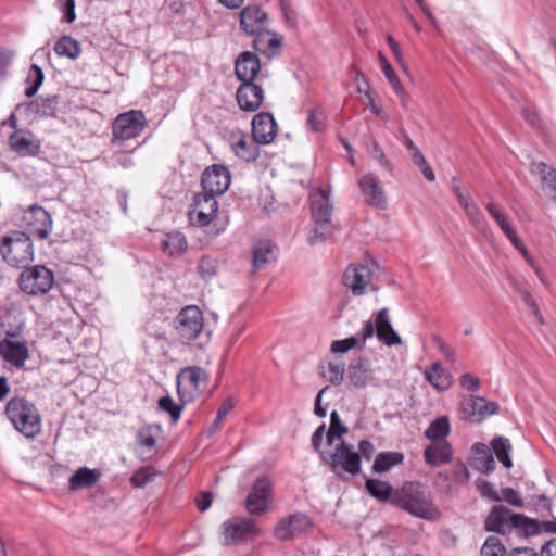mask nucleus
<instances>
[{
  "mask_svg": "<svg viewBox=\"0 0 556 556\" xmlns=\"http://www.w3.org/2000/svg\"><path fill=\"white\" fill-rule=\"evenodd\" d=\"M371 270L366 265H351L343 274V283L354 295H362L371 280Z\"/></svg>",
  "mask_w": 556,
  "mask_h": 556,
  "instance_id": "aec40b11",
  "label": "nucleus"
},
{
  "mask_svg": "<svg viewBox=\"0 0 556 556\" xmlns=\"http://www.w3.org/2000/svg\"><path fill=\"white\" fill-rule=\"evenodd\" d=\"M345 367L343 363L330 362L328 364V374L324 376L332 383L340 384L344 378Z\"/></svg>",
  "mask_w": 556,
  "mask_h": 556,
  "instance_id": "4d7b16f0",
  "label": "nucleus"
},
{
  "mask_svg": "<svg viewBox=\"0 0 556 556\" xmlns=\"http://www.w3.org/2000/svg\"><path fill=\"white\" fill-rule=\"evenodd\" d=\"M45 80V74L40 66L31 64L25 78V96L34 97Z\"/></svg>",
  "mask_w": 556,
  "mask_h": 556,
  "instance_id": "37998d69",
  "label": "nucleus"
},
{
  "mask_svg": "<svg viewBox=\"0 0 556 556\" xmlns=\"http://www.w3.org/2000/svg\"><path fill=\"white\" fill-rule=\"evenodd\" d=\"M326 433H327L326 432V424H321L320 426L317 427V429L314 431V433L312 435V446L320 455H321V453H324L321 451V443H323L324 435Z\"/></svg>",
  "mask_w": 556,
  "mask_h": 556,
  "instance_id": "774afa93",
  "label": "nucleus"
},
{
  "mask_svg": "<svg viewBox=\"0 0 556 556\" xmlns=\"http://www.w3.org/2000/svg\"><path fill=\"white\" fill-rule=\"evenodd\" d=\"M280 10L282 12L285 22L290 26H295L298 22V15L295 10L293 9L291 0H279Z\"/></svg>",
  "mask_w": 556,
  "mask_h": 556,
  "instance_id": "680f3d73",
  "label": "nucleus"
},
{
  "mask_svg": "<svg viewBox=\"0 0 556 556\" xmlns=\"http://www.w3.org/2000/svg\"><path fill=\"white\" fill-rule=\"evenodd\" d=\"M159 408L163 412H166L169 414L172 420L174 422H177L180 418L184 404H177L174 402V400L169 396H163L159 400Z\"/></svg>",
  "mask_w": 556,
  "mask_h": 556,
  "instance_id": "09e8293b",
  "label": "nucleus"
},
{
  "mask_svg": "<svg viewBox=\"0 0 556 556\" xmlns=\"http://www.w3.org/2000/svg\"><path fill=\"white\" fill-rule=\"evenodd\" d=\"M426 380L438 390H447L452 384V376L439 362L425 370Z\"/></svg>",
  "mask_w": 556,
  "mask_h": 556,
  "instance_id": "c756f323",
  "label": "nucleus"
},
{
  "mask_svg": "<svg viewBox=\"0 0 556 556\" xmlns=\"http://www.w3.org/2000/svg\"><path fill=\"white\" fill-rule=\"evenodd\" d=\"M394 506L425 520H437L441 516L431 491L418 481H406L397 488Z\"/></svg>",
  "mask_w": 556,
  "mask_h": 556,
  "instance_id": "f257e3e1",
  "label": "nucleus"
},
{
  "mask_svg": "<svg viewBox=\"0 0 556 556\" xmlns=\"http://www.w3.org/2000/svg\"><path fill=\"white\" fill-rule=\"evenodd\" d=\"M451 431L450 420L446 416H441L430 422L425 431V437L431 441H443Z\"/></svg>",
  "mask_w": 556,
  "mask_h": 556,
  "instance_id": "ea45409f",
  "label": "nucleus"
},
{
  "mask_svg": "<svg viewBox=\"0 0 556 556\" xmlns=\"http://www.w3.org/2000/svg\"><path fill=\"white\" fill-rule=\"evenodd\" d=\"M101 472L98 469L88 467L78 468L68 480V489L73 492L93 486L100 479Z\"/></svg>",
  "mask_w": 556,
  "mask_h": 556,
  "instance_id": "a878e982",
  "label": "nucleus"
},
{
  "mask_svg": "<svg viewBox=\"0 0 556 556\" xmlns=\"http://www.w3.org/2000/svg\"><path fill=\"white\" fill-rule=\"evenodd\" d=\"M0 253L11 266L22 267L33 261L34 248L30 237L26 232L14 231L4 236L0 243Z\"/></svg>",
  "mask_w": 556,
  "mask_h": 556,
  "instance_id": "423d86ee",
  "label": "nucleus"
},
{
  "mask_svg": "<svg viewBox=\"0 0 556 556\" xmlns=\"http://www.w3.org/2000/svg\"><path fill=\"white\" fill-rule=\"evenodd\" d=\"M476 486L482 497H488L493 502L501 501V496L494 490L493 485L489 481L483 479H477Z\"/></svg>",
  "mask_w": 556,
  "mask_h": 556,
  "instance_id": "052dcab7",
  "label": "nucleus"
},
{
  "mask_svg": "<svg viewBox=\"0 0 556 556\" xmlns=\"http://www.w3.org/2000/svg\"><path fill=\"white\" fill-rule=\"evenodd\" d=\"M459 383L462 388L471 392L478 391L481 387L480 379L470 372L463 374L459 377Z\"/></svg>",
  "mask_w": 556,
  "mask_h": 556,
  "instance_id": "e2e57ef3",
  "label": "nucleus"
},
{
  "mask_svg": "<svg viewBox=\"0 0 556 556\" xmlns=\"http://www.w3.org/2000/svg\"><path fill=\"white\" fill-rule=\"evenodd\" d=\"M498 404L486 401L482 396H469L460 404V418L465 421L479 424L486 417L498 412Z\"/></svg>",
  "mask_w": 556,
  "mask_h": 556,
  "instance_id": "4468645a",
  "label": "nucleus"
},
{
  "mask_svg": "<svg viewBox=\"0 0 556 556\" xmlns=\"http://www.w3.org/2000/svg\"><path fill=\"white\" fill-rule=\"evenodd\" d=\"M9 144L13 151L22 156L36 155L39 152V146L33 143L21 131H14L10 135Z\"/></svg>",
  "mask_w": 556,
  "mask_h": 556,
  "instance_id": "c9c22d12",
  "label": "nucleus"
},
{
  "mask_svg": "<svg viewBox=\"0 0 556 556\" xmlns=\"http://www.w3.org/2000/svg\"><path fill=\"white\" fill-rule=\"evenodd\" d=\"M486 211L489 214L494 218V220L497 223L502 231L506 235L508 240L513 243V245H517L520 243V239L518 238L516 231L513 229L510 224L507 220L506 215L502 212V210L495 205L493 202H489L485 205Z\"/></svg>",
  "mask_w": 556,
  "mask_h": 556,
  "instance_id": "72a5a7b5",
  "label": "nucleus"
},
{
  "mask_svg": "<svg viewBox=\"0 0 556 556\" xmlns=\"http://www.w3.org/2000/svg\"><path fill=\"white\" fill-rule=\"evenodd\" d=\"M252 138L258 144H269L277 136V123L271 113H257L252 119Z\"/></svg>",
  "mask_w": 556,
  "mask_h": 556,
  "instance_id": "6ab92c4d",
  "label": "nucleus"
},
{
  "mask_svg": "<svg viewBox=\"0 0 556 556\" xmlns=\"http://www.w3.org/2000/svg\"><path fill=\"white\" fill-rule=\"evenodd\" d=\"M258 529L252 519H240L237 521H227L224 523L225 544H232L245 540L248 535H257Z\"/></svg>",
  "mask_w": 556,
  "mask_h": 556,
  "instance_id": "4be33fe9",
  "label": "nucleus"
},
{
  "mask_svg": "<svg viewBox=\"0 0 556 556\" xmlns=\"http://www.w3.org/2000/svg\"><path fill=\"white\" fill-rule=\"evenodd\" d=\"M371 148H370V155L372 159H375L383 168H386L388 172H392L393 170V165L392 163L388 160V157L386 156L382 148L380 147V144L377 142V141H372L370 143Z\"/></svg>",
  "mask_w": 556,
  "mask_h": 556,
  "instance_id": "bf43d9fd",
  "label": "nucleus"
},
{
  "mask_svg": "<svg viewBox=\"0 0 556 556\" xmlns=\"http://www.w3.org/2000/svg\"><path fill=\"white\" fill-rule=\"evenodd\" d=\"M352 349H364V344L359 343V339L357 337H349L343 340H336L331 343L330 351L332 353H346Z\"/></svg>",
  "mask_w": 556,
  "mask_h": 556,
  "instance_id": "8fccbe9b",
  "label": "nucleus"
},
{
  "mask_svg": "<svg viewBox=\"0 0 556 556\" xmlns=\"http://www.w3.org/2000/svg\"><path fill=\"white\" fill-rule=\"evenodd\" d=\"M491 447L495 453L498 462L507 469L511 468L513 462L510 458L511 444L505 437H496L491 442Z\"/></svg>",
  "mask_w": 556,
  "mask_h": 556,
  "instance_id": "a19ab883",
  "label": "nucleus"
},
{
  "mask_svg": "<svg viewBox=\"0 0 556 556\" xmlns=\"http://www.w3.org/2000/svg\"><path fill=\"white\" fill-rule=\"evenodd\" d=\"M376 336L379 341L388 346L397 345L402 343L401 337L393 329L390 318L389 309L381 308L376 317Z\"/></svg>",
  "mask_w": 556,
  "mask_h": 556,
  "instance_id": "393cba45",
  "label": "nucleus"
},
{
  "mask_svg": "<svg viewBox=\"0 0 556 556\" xmlns=\"http://www.w3.org/2000/svg\"><path fill=\"white\" fill-rule=\"evenodd\" d=\"M207 378L206 371L201 367L189 366L182 368L176 377L177 392L180 400L184 402L186 401L182 390L189 392V400L203 391L205 389Z\"/></svg>",
  "mask_w": 556,
  "mask_h": 556,
  "instance_id": "ddd939ff",
  "label": "nucleus"
},
{
  "mask_svg": "<svg viewBox=\"0 0 556 556\" xmlns=\"http://www.w3.org/2000/svg\"><path fill=\"white\" fill-rule=\"evenodd\" d=\"M14 56L15 52L12 49L0 48V81L7 78Z\"/></svg>",
  "mask_w": 556,
  "mask_h": 556,
  "instance_id": "6e6d98bb",
  "label": "nucleus"
},
{
  "mask_svg": "<svg viewBox=\"0 0 556 556\" xmlns=\"http://www.w3.org/2000/svg\"><path fill=\"white\" fill-rule=\"evenodd\" d=\"M532 170L541 174L543 188L556 199V169L549 168L544 162L533 163Z\"/></svg>",
  "mask_w": 556,
  "mask_h": 556,
  "instance_id": "58836bf2",
  "label": "nucleus"
},
{
  "mask_svg": "<svg viewBox=\"0 0 556 556\" xmlns=\"http://www.w3.org/2000/svg\"><path fill=\"white\" fill-rule=\"evenodd\" d=\"M59 99L56 94L40 97L38 100L30 101L27 110L39 117H53L58 111Z\"/></svg>",
  "mask_w": 556,
  "mask_h": 556,
  "instance_id": "c85d7f7f",
  "label": "nucleus"
},
{
  "mask_svg": "<svg viewBox=\"0 0 556 556\" xmlns=\"http://www.w3.org/2000/svg\"><path fill=\"white\" fill-rule=\"evenodd\" d=\"M475 451L473 468L485 475L492 472L495 469V459L492 452L483 443H476Z\"/></svg>",
  "mask_w": 556,
  "mask_h": 556,
  "instance_id": "2f4dec72",
  "label": "nucleus"
},
{
  "mask_svg": "<svg viewBox=\"0 0 556 556\" xmlns=\"http://www.w3.org/2000/svg\"><path fill=\"white\" fill-rule=\"evenodd\" d=\"M193 212L194 217H191L194 225L205 227L216 217L218 212V202L216 195L203 191L193 198Z\"/></svg>",
  "mask_w": 556,
  "mask_h": 556,
  "instance_id": "f3484780",
  "label": "nucleus"
},
{
  "mask_svg": "<svg viewBox=\"0 0 556 556\" xmlns=\"http://www.w3.org/2000/svg\"><path fill=\"white\" fill-rule=\"evenodd\" d=\"M404 455L399 452H381L379 453L374 462L372 471L377 473L386 472L393 466L402 464Z\"/></svg>",
  "mask_w": 556,
  "mask_h": 556,
  "instance_id": "e433bc0d",
  "label": "nucleus"
},
{
  "mask_svg": "<svg viewBox=\"0 0 556 556\" xmlns=\"http://www.w3.org/2000/svg\"><path fill=\"white\" fill-rule=\"evenodd\" d=\"M230 181L231 176L229 169L225 165L213 164L203 172L201 186L203 191H207L217 197L228 190Z\"/></svg>",
  "mask_w": 556,
  "mask_h": 556,
  "instance_id": "2eb2a0df",
  "label": "nucleus"
},
{
  "mask_svg": "<svg viewBox=\"0 0 556 556\" xmlns=\"http://www.w3.org/2000/svg\"><path fill=\"white\" fill-rule=\"evenodd\" d=\"M379 60H380V64H381V70H382L386 78L388 79L390 85L393 87L394 91L400 92L401 91L400 90L401 80H400L399 76L396 75V73L394 72V70L392 68L389 61L387 60V58L381 52H379Z\"/></svg>",
  "mask_w": 556,
  "mask_h": 556,
  "instance_id": "603ef678",
  "label": "nucleus"
},
{
  "mask_svg": "<svg viewBox=\"0 0 556 556\" xmlns=\"http://www.w3.org/2000/svg\"><path fill=\"white\" fill-rule=\"evenodd\" d=\"M307 126L315 132H320L325 129V114L319 109H313L308 112Z\"/></svg>",
  "mask_w": 556,
  "mask_h": 556,
  "instance_id": "5fc2aeb1",
  "label": "nucleus"
},
{
  "mask_svg": "<svg viewBox=\"0 0 556 556\" xmlns=\"http://www.w3.org/2000/svg\"><path fill=\"white\" fill-rule=\"evenodd\" d=\"M0 356L10 365L22 368L29 352L24 342L4 338L0 341Z\"/></svg>",
  "mask_w": 556,
  "mask_h": 556,
  "instance_id": "5701e85b",
  "label": "nucleus"
},
{
  "mask_svg": "<svg viewBox=\"0 0 556 556\" xmlns=\"http://www.w3.org/2000/svg\"><path fill=\"white\" fill-rule=\"evenodd\" d=\"M481 556H505L506 548L497 536H489L483 543Z\"/></svg>",
  "mask_w": 556,
  "mask_h": 556,
  "instance_id": "49530a36",
  "label": "nucleus"
},
{
  "mask_svg": "<svg viewBox=\"0 0 556 556\" xmlns=\"http://www.w3.org/2000/svg\"><path fill=\"white\" fill-rule=\"evenodd\" d=\"M261 72V61L258 56L250 51H244L239 54L235 63V74L238 80L241 81L239 86V97L243 98L247 91L260 92L258 85L255 79Z\"/></svg>",
  "mask_w": 556,
  "mask_h": 556,
  "instance_id": "6e6552de",
  "label": "nucleus"
},
{
  "mask_svg": "<svg viewBox=\"0 0 556 556\" xmlns=\"http://www.w3.org/2000/svg\"><path fill=\"white\" fill-rule=\"evenodd\" d=\"M197 270L203 280L208 281L217 275L218 262L216 258L204 255L199 260Z\"/></svg>",
  "mask_w": 556,
  "mask_h": 556,
  "instance_id": "a18cd8bd",
  "label": "nucleus"
},
{
  "mask_svg": "<svg viewBox=\"0 0 556 556\" xmlns=\"http://www.w3.org/2000/svg\"><path fill=\"white\" fill-rule=\"evenodd\" d=\"M275 536L280 541H289L294 535H296L295 531L292 528L291 521L288 517L282 518L274 530Z\"/></svg>",
  "mask_w": 556,
  "mask_h": 556,
  "instance_id": "864d4df0",
  "label": "nucleus"
},
{
  "mask_svg": "<svg viewBox=\"0 0 556 556\" xmlns=\"http://www.w3.org/2000/svg\"><path fill=\"white\" fill-rule=\"evenodd\" d=\"M4 414L13 427L27 438H35L41 431V418L35 404L25 397L15 396L8 401Z\"/></svg>",
  "mask_w": 556,
  "mask_h": 556,
  "instance_id": "7ed1b4c3",
  "label": "nucleus"
},
{
  "mask_svg": "<svg viewBox=\"0 0 556 556\" xmlns=\"http://www.w3.org/2000/svg\"><path fill=\"white\" fill-rule=\"evenodd\" d=\"M321 460L340 480H344L346 473L352 477L357 476L362 468L359 453L344 440L337 444L331 453H321Z\"/></svg>",
  "mask_w": 556,
  "mask_h": 556,
  "instance_id": "39448f33",
  "label": "nucleus"
},
{
  "mask_svg": "<svg viewBox=\"0 0 556 556\" xmlns=\"http://www.w3.org/2000/svg\"><path fill=\"white\" fill-rule=\"evenodd\" d=\"M521 113H522L523 118L528 122V124L532 128H534V129L541 128V125H542L541 118L534 109L523 108Z\"/></svg>",
  "mask_w": 556,
  "mask_h": 556,
  "instance_id": "338daca9",
  "label": "nucleus"
},
{
  "mask_svg": "<svg viewBox=\"0 0 556 556\" xmlns=\"http://www.w3.org/2000/svg\"><path fill=\"white\" fill-rule=\"evenodd\" d=\"M468 219L470 223L480 231H484L488 228L486 220L481 213L478 205L472 202L471 204H467L464 208Z\"/></svg>",
  "mask_w": 556,
  "mask_h": 556,
  "instance_id": "de8ad7c7",
  "label": "nucleus"
},
{
  "mask_svg": "<svg viewBox=\"0 0 556 556\" xmlns=\"http://www.w3.org/2000/svg\"><path fill=\"white\" fill-rule=\"evenodd\" d=\"M155 471L147 466L135 471L130 478V483L135 488H143L153 480Z\"/></svg>",
  "mask_w": 556,
  "mask_h": 556,
  "instance_id": "3c124183",
  "label": "nucleus"
},
{
  "mask_svg": "<svg viewBox=\"0 0 556 556\" xmlns=\"http://www.w3.org/2000/svg\"><path fill=\"white\" fill-rule=\"evenodd\" d=\"M23 222L28 237L46 239L52 229V218L47 210L38 204L29 206L23 216Z\"/></svg>",
  "mask_w": 556,
  "mask_h": 556,
  "instance_id": "f8f14e48",
  "label": "nucleus"
},
{
  "mask_svg": "<svg viewBox=\"0 0 556 556\" xmlns=\"http://www.w3.org/2000/svg\"><path fill=\"white\" fill-rule=\"evenodd\" d=\"M296 534L306 531L312 527V520L303 513H296L288 517Z\"/></svg>",
  "mask_w": 556,
  "mask_h": 556,
  "instance_id": "13d9d810",
  "label": "nucleus"
},
{
  "mask_svg": "<svg viewBox=\"0 0 556 556\" xmlns=\"http://www.w3.org/2000/svg\"><path fill=\"white\" fill-rule=\"evenodd\" d=\"M175 323L176 330L181 340H195L203 329V313L195 305L186 306L178 313Z\"/></svg>",
  "mask_w": 556,
  "mask_h": 556,
  "instance_id": "9d476101",
  "label": "nucleus"
},
{
  "mask_svg": "<svg viewBox=\"0 0 556 556\" xmlns=\"http://www.w3.org/2000/svg\"><path fill=\"white\" fill-rule=\"evenodd\" d=\"M424 458L430 467H439L451 463L453 458V448L450 442L432 441L424 451Z\"/></svg>",
  "mask_w": 556,
  "mask_h": 556,
  "instance_id": "b1692460",
  "label": "nucleus"
},
{
  "mask_svg": "<svg viewBox=\"0 0 556 556\" xmlns=\"http://www.w3.org/2000/svg\"><path fill=\"white\" fill-rule=\"evenodd\" d=\"M358 186L367 204L379 208L386 207L384 192L375 174L369 173L361 177Z\"/></svg>",
  "mask_w": 556,
  "mask_h": 556,
  "instance_id": "412c9836",
  "label": "nucleus"
},
{
  "mask_svg": "<svg viewBox=\"0 0 556 556\" xmlns=\"http://www.w3.org/2000/svg\"><path fill=\"white\" fill-rule=\"evenodd\" d=\"M349 432V428L342 424L337 410L330 414V426L326 433L327 444L331 445L336 439H341L342 435Z\"/></svg>",
  "mask_w": 556,
  "mask_h": 556,
  "instance_id": "c03bdc74",
  "label": "nucleus"
},
{
  "mask_svg": "<svg viewBox=\"0 0 556 556\" xmlns=\"http://www.w3.org/2000/svg\"><path fill=\"white\" fill-rule=\"evenodd\" d=\"M433 342L439 351L445 356V358L451 362H456V354L454 350L444 341V339L440 336H435L433 338Z\"/></svg>",
  "mask_w": 556,
  "mask_h": 556,
  "instance_id": "69168bd1",
  "label": "nucleus"
},
{
  "mask_svg": "<svg viewBox=\"0 0 556 556\" xmlns=\"http://www.w3.org/2000/svg\"><path fill=\"white\" fill-rule=\"evenodd\" d=\"M367 492L379 502H389L394 506V497L397 489L389 482L378 479H367L365 482Z\"/></svg>",
  "mask_w": 556,
  "mask_h": 556,
  "instance_id": "bb28decb",
  "label": "nucleus"
},
{
  "mask_svg": "<svg viewBox=\"0 0 556 556\" xmlns=\"http://www.w3.org/2000/svg\"><path fill=\"white\" fill-rule=\"evenodd\" d=\"M271 482L266 476L260 477L253 484L251 492L245 498V507L252 515L264 514L270 502Z\"/></svg>",
  "mask_w": 556,
  "mask_h": 556,
  "instance_id": "dca6fc26",
  "label": "nucleus"
},
{
  "mask_svg": "<svg viewBox=\"0 0 556 556\" xmlns=\"http://www.w3.org/2000/svg\"><path fill=\"white\" fill-rule=\"evenodd\" d=\"M502 497L501 501L504 500L508 504L514 507L521 508L523 507V501L519 497L518 493L510 486L503 488L501 490Z\"/></svg>",
  "mask_w": 556,
  "mask_h": 556,
  "instance_id": "0e129e2a",
  "label": "nucleus"
},
{
  "mask_svg": "<svg viewBox=\"0 0 556 556\" xmlns=\"http://www.w3.org/2000/svg\"><path fill=\"white\" fill-rule=\"evenodd\" d=\"M470 473L463 462H457L450 469L439 471L433 480L434 486L446 495L458 492L460 485L469 481Z\"/></svg>",
  "mask_w": 556,
  "mask_h": 556,
  "instance_id": "9b49d317",
  "label": "nucleus"
},
{
  "mask_svg": "<svg viewBox=\"0 0 556 556\" xmlns=\"http://www.w3.org/2000/svg\"><path fill=\"white\" fill-rule=\"evenodd\" d=\"M146 125V115L140 110L121 113L112 124L113 139L118 141L134 139L143 131Z\"/></svg>",
  "mask_w": 556,
  "mask_h": 556,
  "instance_id": "1a4fd4ad",
  "label": "nucleus"
},
{
  "mask_svg": "<svg viewBox=\"0 0 556 556\" xmlns=\"http://www.w3.org/2000/svg\"><path fill=\"white\" fill-rule=\"evenodd\" d=\"M232 149L238 157L245 162H255L260 156L258 143L247 140L244 135H241L237 141L232 142Z\"/></svg>",
  "mask_w": 556,
  "mask_h": 556,
  "instance_id": "473e14b6",
  "label": "nucleus"
},
{
  "mask_svg": "<svg viewBox=\"0 0 556 556\" xmlns=\"http://www.w3.org/2000/svg\"><path fill=\"white\" fill-rule=\"evenodd\" d=\"M267 14L258 5H248L240 14V24L247 35H278L266 30Z\"/></svg>",
  "mask_w": 556,
  "mask_h": 556,
  "instance_id": "a211bd4d",
  "label": "nucleus"
},
{
  "mask_svg": "<svg viewBox=\"0 0 556 556\" xmlns=\"http://www.w3.org/2000/svg\"><path fill=\"white\" fill-rule=\"evenodd\" d=\"M370 366L367 358L359 357L355 363L350 365L349 380L355 388H364L369 380Z\"/></svg>",
  "mask_w": 556,
  "mask_h": 556,
  "instance_id": "7c9ffc66",
  "label": "nucleus"
},
{
  "mask_svg": "<svg viewBox=\"0 0 556 556\" xmlns=\"http://www.w3.org/2000/svg\"><path fill=\"white\" fill-rule=\"evenodd\" d=\"M484 529L506 535L516 531L521 536H532L540 533V523L522 514L513 513L509 508L493 506L484 520Z\"/></svg>",
  "mask_w": 556,
  "mask_h": 556,
  "instance_id": "f03ea898",
  "label": "nucleus"
},
{
  "mask_svg": "<svg viewBox=\"0 0 556 556\" xmlns=\"http://www.w3.org/2000/svg\"><path fill=\"white\" fill-rule=\"evenodd\" d=\"M187 245L186 237L178 231L166 233L162 240V250L172 257L181 255L187 250Z\"/></svg>",
  "mask_w": 556,
  "mask_h": 556,
  "instance_id": "f704fd0d",
  "label": "nucleus"
},
{
  "mask_svg": "<svg viewBox=\"0 0 556 556\" xmlns=\"http://www.w3.org/2000/svg\"><path fill=\"white\" fill-rule=\"evenodd\" d=\"M54 283V274L43 265L25 268L18 277L20 289L29 295L48 293Z\"/></svg>",
  "mask_w": 556,
  "mask_h": 556,
  "instance_id": "0eeeda50",
  "label": "nucleus"
},
{
  "mask_svg": "<svg viewBox=\"0 0 556 556\" xmlns=\"http://www.w3.org/2000/svg\"><path fill=\"white\" fill-rule=\"evenodd\" d=\"M311 213L314 220V236L309 237L311 244L329 238L336 227L332 223L333 205L330 193L323 188H316L309 193Z\"/></svg>",
  "mask_w": 556,
  "mask_h": 556,
  "instance_id": "20e7f679",
  "label": "nucleus"
},
{
  "mask_svg": "<svg viewBox=\"0 0 556 556\" xmlns=\"http://www.w3.org/2000/svg\"><path fill=\"white\" fill-rule=\"evenodd\" d=\"M277 245L270 240H261L253 249V267L260 269L276 260Z\"/></svg>",
  "mask_w": 556,
  "mask_h": 556,
  "instance_id": "cd10ccee",
  "label": "nucleus"
},
{
  "mask_svg": "<svg viewBox=\"0 0 556 556\" xmlns=\"http://www.w3.org/2000/svg\"><path fill=\"white\" fill-rule=\"evenodd\" d=\"M260 92L256 91H247L243 94V98L239 97V88L236 92V100L239 108L245 112H255L258 110L264 101V90L261 85H258Z\"/></svg>",
  "mask_w": 556,
  "mask_h": 556,
  "instance_id": "4c0bfd02",
  "label": "nucleus"
},
{
  "mask_svg": "<svg viewBox=\"0 0 556 556\" xmlns=\"http://www.w3.org/2000/svg\"><path fill=\"white\" fill-rule=\"evenodd\" d=\"M54 51L61 56L75 60L80 54V45L74 37H59L54 45Z\"/></svg>",
  "mask_w": 556,
  "mask_h": 556,
  "instance_id": "79ce46f5",
  "label": "nucleus"
}]
</instances>
